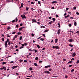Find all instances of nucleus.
<instances>
[{"mask_svg": "<svg viewBox=\"0 0 79 79\" xmlns=\"http://www.w3.org/2000/svg\"><path fill=\"white\" fill-rule=\"evenodd\" d=\"M10 42V40L9 39H7V41L6 40L5 41V45L6 48L7 47V42L8 43Z\"/></svg>", "mask_w": 79, "mask_h": 79, "instance_id": "nucleus-1", "label": "nucleus"}, {"mask_svg": "<svg viewBox=\"0 0 79 79\" xmlns=\"http://www.w3.org/2000/svg\"><path fill=\"white\" fill-rule=\"evenodd\" d=\"M52 48L54 49L55 48L56 49H59V46H52Z\"/></svg>", "mask_w": 79, "mask_h": 79, "instance_id": "nucleus-2", "label": "nucleus"}, {"mask_svg": "<svg viewBox=\"0 0 79 79\" xmlns=\"http://www.w3.org/2000/svg\"><path fill=\"white\" fill-rule=\"evenodd\" d=\"M21 16L22 17V19H26V16H25V15H21Z\"/></svg>", "mask_w": 79, "mask_h": 79, "instance_id": "nucleus-3", "label": "nucleus"}, {"mask_svg": "<svg viewBox=\"0 0 79 79\" xmlns=\"http://www.w3.org/2000/svg\"><path fill=\"white\" fill-rule=\"evenodd\" d=\"M31 20L32 21V23H37V21L36 20H35V19H31Z\"/></svg>", "mask_w": 79, "mask_h": 79, "instance_id": "nucleus-4", "label": "nucleus"}, {"mask_svg": "<svg viewBox=\"0 0 79 79\" xmlns=\"http://www.w3.org/2000/svg\"><path fill=\"white\" fill-rule=\"evenodd\" d=\"M44 73L46 74H50V72L48 71H45L44 72Z\"/></svg>", "mask_w": 79, "mask_h": 79, "instance_id": "nucleus-5", "label": "nucleus"}, {"mask_svg": "<svg viewBox=\"0 0 79 79\" xmlns=\"http://www.w3.org/2000/svg\"><path fill=\"white\" fill-rule=\"evenodd\" d=\"M49 67H51V65H48L45 66V68H49Z\"/></svg>", "mask_w": 79, "mask_h": 79, "instance_id": "nucleus-6", "label": "nucleus"}, {"mask_svg": "<svg viewBox=\"0 0 79 79\" xmlns=\"http://www.w3.org/2000/svg\"><path fill=\"white\" fill-rule=\"evenodd\" d=\"M73 41V39H70L68 41L69 42H71Z\"/></svg>", "mask_w": 79, "mask_h": 79, "instance_id": "nucleus-7", "label": "nucleus"}, {"mask_svg": "<svg viewBox=\"0 0 79 79\" xmlns=\"http://www.w3.org/2000/svg\"><path fill=\"white\" fill-rule=\"evenodd\" d=\"M60 29H59L57 31V34L58 35L60 34Z\"/></svg>", "mask_w": 79, "mask_h": 79, "instance_id": "nucleus-8", "label": "nucleus"}, {"mask_svg": "<svg viewBox=\"0 0 79 79\" xmlns=\"http://www.w3.org/2000/svg\"><path fill=\"white\" fill-rule=\"evenodd\" d=\"M58 39H56L55 40V43H57V42H58Z\"/></svg>", "mask_w": 79, "mask_h": 79, "instance_id": "nucleus-9", "label": "nucleus"}, {"mask_svg": "<svg viewBox=\"0 0 79 79\" xmlns=\"http://www.w3.org/2000/svg\"><path fill=\"white\" fill-rule=\"evenodd\" d=\"M24 27H21L19 29V31H21V30H22V29H23V28H24Z\"/></svg>", "mask_w": 79, "mask_h": 79, "instance_id": "nucleus-10", "label": "nucleus"}, {"mask_svg": "<svg viewBox=\"0 0 79 79\" xmlns=\"http://www.w3.org/2000/svg\"><path fill=\"white\" fill-rule=\"evenodd\" d=\"M17 67H18L17 66H14L12 67V68L13 69H15V68H16Z\"/></svg>", "mask_w": 79, "mask_h": 79, "instance_id": "nucleus-11", "label": "nucleus"}, {"mask_svg": "<svg viewBox=\"0 0 79 79\" xmlns=\"http://www.w3.org/2000/svg\"><path fill=\"white\" fill-rule=\"evenodd\" d=\"M40 27L41 28H45V27L44 26H40Z\"/></svg>", "mask_w": 79, "mask_h": 79, "instance_id": "nucleus-12", "label": "nucleus"}, {"mask_svg": "<svg viewBox=\"0 0 79 79\" xmlns=\"http://www.w3.org/2000/svg\"><path fill=\"white\" fill-rule=\"evenodd\" d=\"M34 65L35 66H38V65H37V64H36V63H35L34 64Z\"/></svg>", "mask_w": 79, "mask_h": 79, "instance_id": "nucleus-13", "label": "nucleus"}, {"mask_svg": "<svg viewBox=\"0 0 79 79\" xmlns=\"http://www.w3.org/2000/svg\"><path fill=\"white\" fill-rule=\"evenodd\" d=\"M11 29V27H10V26H9L7 28V30H10V29Z\"/></svg>", "mask_w": 79, "mask_h": 79, "instance_id": "nucleus-14", "label": "nucleus"}, {"mask_svg": "<svg viewBox=\"0 0 79 79\" xmlns=\"http://www.w3.org/2000/svg\"><path fill=\"white\" fill-rule=\"evenodd\" d=\"M29 69L30 71H32V67H30Z\"/></svg>", "mask_w": 79, "mask_h": 79, "instance_id": "nucleus-15", "label": "nucleus"}, {"mask_svg": "<svg viewBox=\"0 0 79 79\" xmlns=\"http://www.w3.org/2000/svg\"><path fill=\"white\" fill-rule=\"evenodd\" d=\"M69 46L71 47H73V45L71 44H69Z\"/></svg>", "mask_w": 79, "mask_h": 79, "instance_id": "nucleus-16", "label": "nucleus"}, {"mask_svg": "<svg viewBox=\"0 0 79 79\" xmlns=\"http://www.w3.org/2000/svg\"><path fill=\"white\" fill-rule=\"evenodd\" d=\"M69 16V15H68L67 16H65L64 18H68Z\"/></svg>", "mask_w": 79, "mask_h": 79, "instance_id": "nucleus-17", "label": "nucleus"}, {"mask_svg": "<svg viewBox=\"0 0 79 79\" xmlns=\"http://www.w3.org/2000/svg\"><path fill=\"white\" fill-rule=\"evenodd\" d=\"M21 7L22 8H23V5H24V4L21 3Z\"/></svg>", "mask_w": 79, "mask_h": 79, "instance_id": "nucleus-18", "label": "nucleus"}, {"mask_svg": "<svg viewBox=\"0 0 79 79\" xmlns=\"http://www.w3.org/2000/svg\"><path fill=\"white\" fill-rule=\"evenodd\" d=\"M57 2L56 1H53L52 2V3H56Z\"/></svg>", "mask_w": 79, "mask_h": 79, "instance_id": "nucleus-19", "label": "nucleus"}, {"mask_svg": "<svg viewBox=\"0 0 79 79\" xmlns=\"http://www.w3.org/2000/svg\"><path fill=\"white\" fill-rule=\"evenodd\" d=\"M21 34V32H18L17 33V35H20Z\"/></svg>", "mask_w": 79, "mask_h": 79, "instance_id": "nucleus-20", "label": "nucleus"}, {"mask_svg": "<svg viewBox=\"0 0 79 79\" xmlns=\"http://www.w3.org/2000/svg\"><path fill=\"white\" fill-rule=\"evenodd\" d=\"M49 71H52V68H50L48 69Z\"/></svg>", "mask_w": 79, "mask_h": 79, "instance_id": "nucleus-21", "label": "nucleus"}, {"mask_svg": "<svg viewBox=\"0 0 79 79\" xmlns=\"http://www.w3.org/2000/svg\"><path fill=\"white\" fill-rule=\"evenodd\" d=\"M36 47H38V48H40V46L39 45H36Z\"/></svg>", "mask_w": 79, "mask_h": 79, "instance_id": "nucleus-22", "label": "nucleus"}, {"mask_svg": "<svg viewBox=\"0 0 79 79\" xmlns=\"http://www.w3.org/2000/svg\"><path fill=\"white\" fill-rule=\"evenodd\" d=\"M40 40H41V41H44V38H41L40 39Z\"/></svg>", "mask_w": 79, "mask_h": 79, "instance_id": "nucleus-23", "label": "nucleus"}, {"mask_svg": "<svg viewBox=\"0 0 79 79\" xmlns=\"http://www.w3.org/2000/svg\"><path fill=\"white\" fill-rule=\"evenodd\" d=\"M23 38V37L22 36L20 37V38L19 39V40H22V38Z\"/></svg>", "mask_w": 79, "mask_h": 79, "instance_id": "nucleus-24", "label": "nucleus"}, {"mask_svg": "<svg viewBox=\"0 0 79 79\" xmlns=\"http://www.w3.org/2000/svg\"><path fill=\"white\" fill-rule=\"evenodd\" d=\"M24 45L25 46H27V43H24Z\"/></svg>", "mask_w": 79, "mask_h": 79, "instance_id": "nucleus-25", "label": "nucleus"}, {"mask_svg": "<svg viewBox=\"0 0 79 79\" xmlns=\"http://www.w3.org/2000/svg\"><path fill=\"white\" fill-rule=\"evenodd\" d=\"M3 69H4V70H6V68L5 67H3Z\"/></svg>", "mask_w": 79, "mask_h": 79, "instance_id": "nucleus-26", "label": "nucleus"}, {"mask_svg": "<svg viewBox=\"0 0 79 79\" xmlns=\"http://www.w3.org/2000/svg\"><path fill=\"white\" fill-rule=\"evenodd\" d=\"M58 25H59L58 26V27H59V28H60V23H58Z\"/></svg>", "mask_w": 79, "mask_h": 79, "instance_id": "nucleus-27", "label": "nucleus"}, {"mask_svg": "<svg viewBox=\"0 0 79 79\" xmlns=\"http://www.w3.org/2000/svg\"><path fill=\"white\" fill-rule=\"evenodd\" d=\"M6 62H3L2 63V64H6Z\"/></svg>", "mask_w": 79, "mask_h": 79, "instance_id": "nucleus-28", "label": "nucleus"}, {"mask_svg": "<svg viewBox=\"0 0 79 79\" xmlns=\"http://www.w3.org/2000/svg\"><path fill=\"white\" fill-rule=\"evenodd\" d=\"M39 59V58H38V57H36L35 58V60H37Z\"/></svg>", "mask_w": 79, "mask_h": 79, "instance_id": "nucleus-29", "label": "nucleus"}, {"mask_svg": "<svg viewBox=\"0 0 79 79\" xmlns=\"http://www.w3.org/2000/svg\"><path fill=\"white\" fill-rule=\"evenodd\" d=\"M74 26H76L77 25V23H76V22H75L74 23Z\"/></svg>", "mask_w": 79, "mask_h": 79, "instance_id": "nucleus-30", "label": "nucleus"}, {"mask_svg": "<svg viewBox=\"0 0 79 79\" xmlns=\"http://www.w3.org/2000/svg\"><path fill=\"white\" fill-rule=\"evenodd\" d=\"M31 10H32V11H34V10H35V9H33V8H31Z\"/></svg>", "mask_w": 79, "mask_h": 79, "instance_id": "nucleus-31", "label": "nucleus"}, {"mask_svg": "<svg viewBox=\"0 0 79 79\" xmlns=\"http://www.w3.org/2000/svg\"><path fill=\"white\" fill-rule=\"evenodd\" d=\"M34 51L35 52V53H37V51L35 49H34Z\"/></svg>", "mask_w": 79, "mask_h": 79, "instance_id": "nucleus-32", "label": "nucleus"}, {"mask_svg": "<svg viewBox=\"0 0 79 79\" xmlns=\"http://www.w3.org/2000/svg\"><path fill=\"white\" fill-rule=\"evenodd\" d=\"M52 21L48 23V24H52Z\"/></svg>", "mask_w": 79, "mask_h": 79, "instance_id": "nucleus-33", "label": "nucleus"}, {"mask_svg": "<svg viewBox=\"0 0 79 79\" xmlns=\"http://www.w3.org/2000/svg\"><path fill=\"white\" fill-rule=\"evenodd\" d=\"M18 37V35H15L14 37L15 38H17V37Z\"/></svg>", "mask_w": 79, "mask_h": 79, "instance_id": "nucleus-34", "label": "nucleus"}, {"mask_svg": "<svg viewBox=\"0 0 79 79\" xmlns=\"http://www.w3.org/2000/svg\"><path fill=\"white\" fill-rule=\"evenodd\" d=\"M26 10L27 11H28V10H29V8L27 7H26Z\"/></svg>", "mask_w": 79, "mask_h": 79, "instance_id": "nucleus-35", "label": "nucleus"}, {"mask_svg": "<svg viewBox=\"0 0 79 79\" xmlns=\"http://www.w3.org/2000/svg\"><path fill=\"white\" fill-rule=\"evenodd\" d=\"M12 34H16V31H14L12 33Z\"/></svg>", "mask_w": 79, "mask_h": 79, "instance_id": "nucleus-36", "label": "nucleus"}, {"mask_svg": "<svg viewBox=\"0 0 79 79\" xmlns=\"http://www.w3.org/2000/svg\"><path fill=\"white\" fill-rule=\"evenodd\" d=\"M73 10H76V7H74L73 8Z\"/></svg>", "mask_w": 79, "mask_h": 79, "instance_id": "nucleus-37", "label": "nucleus"}, {"mask_svg": "<svg viewBox=\"0 0 79 79\" xmlns=\"http://www.w3.org/2000/svg\"><path fill=\"white\" fill-rule=\"evenodd\" d=\"M19 61H20V62H23V60H20Z\"/></svg>", "mask_w": 79, "mask_h": 79, "instance_id": "nucleus-38", "label": "nucleus"}, {"mask_svg": "<svg viewBox=\"0 0 79 79\" xmlns=\"http://www.w3.org/2000/svg\"><path fill=\"white\" fill-rule=\"evenodd\" d=\"M15 19H16V22H17V21H18V18H17V17H16L15 18Z\"/></svg>", "mask_w": 79, "mask_h": 79, "instance_id": "nucleus-39", "label": "nucleus"}, {"mask_svg": "<svg viewBox=\"0 0 79 79\" xmlns=\"http://www.w3.org/2000/svg\"><path fill=\"white\" fill-rule=\"evenodd\" d=\"M8 35V34H7L6 35H7V37H10V36Z\"/></svg>", "mask_w": 79, "mask_h": 79, "instance_id": "nucleus-40", "label": "nucleus"}, {"mask_svg": "<svg viewBox=\"0 0 79 79\" xmlns=\"http://www.w3.org/2000/svg\"><path fill=\"white\" fill-rule=\"evenodd\" d=\"M48 30L47 29L44 31V32H48Z\"/></svg>", "mask_w": 79, "mask_h": 79, "instance_id": "nucleus-41", "label": "nucleus"}, {"mask_svg": "<svg viewBox=\"0 0 79 79\" xmlns=\"http://www.w3.org/2000/svg\"><path fill=\"white\" fill-rule=\"evenodd\" d=\"M16 27H17V28H18V27H19V26L18 25H17L16 26Z\"/></svg>", "mask_w": 79, "mask_h": 79, "instance_id": "nucleus-42", "label": "nucleus"}, {"mask_svg": "<svg viewBox=\"0 0 79 79\" xmlns=\"http://www.w3.org/2000/svg\"><path fill=\"white\" fill-rule=\"evenodd\" d=\"M73 60H74V58H72V59H71V61H73Z\"/></svg>", "mask_w": 79, "mask_h": 79, "instance_id": "nucleus-43", "label": "nucleus"}, {"mask_svg": "<svg viewBox=\"0 0 79 79\" xmlns=\"http://www.w3.org/2000/svg\"><path fill=\"white\" fill-rule=\"evenodd\" d=\"M72 63V61H70L68 62V64H69V63Z\"/></svg>", "mask_w": 79, "mask_h": 79, "instance_id": "nucleus-44", "label": "nucleus"}, {"mask_svg": "<svg viewBox=\"0 0 79 79\" xmlns=\"http://www.w3.org/2000/svg\"><path fill=\"white\" fill-rule=\"evenodd\" d=\"M73 56H76V53L73 52Z\"/></svg>", "mask_w": 79, "mask_h": 79, "instance_id": "nucleus-45", "label": "nucleus"}, {"mask_svg": "<svg viewBox=\"0 0 79 79\" xmlns=\"http://www.w3.org/2000/svg\"><path fill=\"white\" fill-rule=\"evenodd\" d=\"M71 24H69V27H71Z\"/></svg>", "mask_w": 79, "mask_h": 79, "instance_id": "nucleus-46", "label": "nucleus"}, {"mask_svg": "<svg viewBox=\"0 0 79 79\" xmlns=\"http://www.w3.org/2000/svg\"><path fill=\"white\" fill-rule=\"evenodd\" d=\"M6 24L5 23V24H2V26H6Z\"/></svg>", "mask_w": 79, "mask_h": 79, "instance_id": "nucleus-47", "label": "nucleus"}, {"mask_svg": "<svg viewBox=\"0 0 79 79\" xmlns=\"http://www.w3.org/2000/svg\"><path fill=\"white\" fill-rule=\"evenodd\" d=\"M38 4H39V5H40V1H38Z\"/></svg>", "mask_w": 79, "mask_h": 79, "instance_id": "nucleus-48", "label": "nucleus"}, {"mask_svg": "<svg viewBox=\"0 0 79 79\" xmlns=\"http://www.w3.org/2000/svg\"><path fill=\"white\" fill-rule=\"evenodd\" d=\"M42 35L44 37H45V35L44 34H42Z\"/></svg>", "mask_w": 79, "mask_h": 79, "instance_id": "nucleus-49", "label": "nucleus"}, {"mask_svg": "<svg viewBox=\"0 0 79 79\" xmlns=\"http://www.w3.org/2000/svg\"><path fill=\"white\" fill-rule=\"evenodd\" d=\"M52 20H53V21H55V18H52Z\"/></svg>", "mask_w": 79, "mask_h": 79, "instance_id": "nucleus-50", "label": "nucleus"}, {"mask_svg": "<svg viewBox=\"0 0 79 79\" xmlns=\"http://www.w3.org/2000/svg\"><path fill=\"white\" fill-rule=\"evenodd\" d=\"M21 45H22V47H24V44H21Z\"/></svg>", "mask_w": 79, "mask_h": 79, "instance_id": "nucleus-51", "label": "nucleus"}, {"mask_svg": "<svg viewBox=\"0 0 79 79\" xmlns=\"http://www.w3.org/2000/svg\"><path fill=\"white\" fill-rule=\"evenodd\" d=\"M74 71V69H72L71 70V72H73V71Z\"/></svg>", "mask_w": 79, "mask_h": 79, "instance_id": "nucleus-52", "label": "nucleus"}, {"mask_svg": "<svg viewBox=\"0 0 79 79\" xmlns=\"http://www.w3.org/2000/svg\"><path fill=\"white\" fill-rule=\"evenodd\" d=\"M28 50H29V51H31V52H33V51H34V50L31 49H29Z\"/></svg>", "mask_w": 79, "mask_h": 79, "instance_id": "nucleus-53", "label": "nucleus"}, {"mask_svg": "<svg viewBox=\"0 0 79 79\" xmlns=\"http://www.w3.org/2000/svg\"><path fill=\"white\" fill-rule=\"evenodd\" d=\"M79 63V60H77L76 63L77 64H78Z\"/></svg>", "mask_w": 79, "mask_h": 79, "instance_id": "nucleus-54", "label": "nucleus"}, {"mask_svg": "<svg viewBox=\"0 0 79 79\" xmlns=\"http://www.w3.org/2000/svg\"><path fill=\"white\" fill-rule=\"evenodd\" d=\"M65 78H68V76L65 75Z\"/></svg>", "mask_w": 79, "mask_h": 79, "instance_id": "nucleus-55", "label": "nucleus"}, {"mask_svg": "<svg viewBox=\"0 0 79 79\" xmlns=\"http://www.w3.org/2000/svg\"><path fill=\"white\" fill-rule=\"evenodd\" d=\"M10 2V0H7L6 1V2Z\"/></svg>", "mask_w": 79, "mask_h": 79, "instance_id": "nucleus-56", "label": "nucleus"}, {"mask_svg": "<svg viewBox=\"0 0 79 79\" xmlns=\"http://www.w3.org/2000/svg\"><path fill=\"white\" fill-rule=\"evenodd\" d=\"M11 44V43H10V42H9L8 43V44L9 45H10V44Z\"/></svg>", "mask_w": 79, "mask_h": 79, "instance_id": "nucleus-57", "label": "nucleus"}, {"mask_svg": "<svg viewBox=\"0 0 79 79\" xmlns=\"http://www.w3.org/2000/svg\"><path fill=\"white\" fill-rule=\"evenodd\" d=\"M12 23H14V22H15V19L13 20L12 21Z\"/></svg>", "mask_w": 79, "mask_h": 79, "instance_id": "nucleus-58", "label": "nucleus"}, {"mask_svg": "<svg viewBox=\"0 0 79 79\" xmlns=\"http://www.w3.org/2000/svg\"><path fill=\"white\" fill-rule=\"evenodd\" d=\"M31 36H32V37H34V34L32 33L31 34Z\"/></svg>", "mask_w": 79, "mask_h": 79, "instance_id": "nucleus-59", "label": "nucleus"}, {"mask_svg": "<svg viewBox=\"0 0 79 79\" xmlns=\"http://www.w3.org/2000/svg\"><path fill=\"white\" fill-rule=\"evenodd\" d=\"M68 10H69V8H66V11H68Z\"/></svg>", "mask_w": 79, "mask_h": 79, "instance_id": "nucleus-60", "label": "nucleus"}, {"mask_svg": "<svg viewBox=\"0 0 79 79\" xmlns=\"http://www.w3.org/2000/svg\"><path fill=\"white\" fill-rule=\"evenodd\" d=\"M31 4H32V5H34V3L33 2H31Z\"/></svg>", "mask_w": 79, "mask_h": 79, "instance_id": "nucleus-61", "label": "nucleus"}, {"mask_svg": "<svg viewBox=\"0 0 79 79\" xmlns=\"http://www.w3.org/2000/svg\"><path fill=\"white\" fill-rule=\"evenodd\" d=\"M76 33H77V34H79V31H77Z\"/></svg>", "mask_w": 79, "mask_h": 79, "instance_id": "nucleus-62", "label": "nucleus"}, {"mask_svg": "<svg viewBox=\"0 0 79 79\" xmlns=\"http://www.w3.org/2000/svg\"><path fill=\"white\" fill-rule=\"evenodd\" d=\"M20 26H23V23H21L20 24Z\"/></svg>", "mask_w": 79, "mask_h": 79, "instance_id": "nucleus-63", "label": "nucleus"}, {"mask_svg": "<svg viewBox=\"0 0 79 79\" xmlns=\"http://www.w3.org/2000/svg\"><path fill=\"white\" fill-rule=\"evenodd\" d=\"M42 60H40L39 61V63H42Z\"/></svg>", "mask_w": 79, "mask_h": 79, "instance_id": "nucleus-64", "label": "nucleus"}]
</instances>
